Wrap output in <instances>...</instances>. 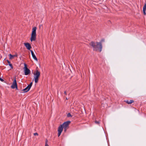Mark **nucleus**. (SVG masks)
Listing matches in <instances>:
<instances>
[{
    "label": "nucleus",
    "mask_w": 146,
    "mask_h": 146,
    "mask_svg": "<svg viewBox=\"0 0 146 146\" xmlns=\"http://www.w3.org/2000/svg\"><path fill=\"white\" fill-rule=\"evenodd\" d=\"M90 44L93 48V50L95 51H99L101 52L102 50V45L101 42H91Z\"/></svg>",
    "instance_id": "nucleus-1"
},
{
    "label": "nucleus",
    "mask_w": 146,
    "mask_h": 146,
    "mask_svg": "<svg viewBox=\"0 0 146 146\" xmlns=\"http://www.w3.org/2000/svg\"><path fill=\"white\" fill-rule=\"evenodd\" d=\"M36 27H35L32 29V33L31 34V37L30 39L31 42H32L33 41H35L36 40Z\"/></svg>",
    "instance_id": "nucleus-2"
},
{
    "label": "nucleus",
    "mask_w": 146,
    "mask_h": 146,
    "mask_svg": "<svg viewBox=\"0 0 146 146\" xmlns=\"http://www.w3.org/2000/svg\"><path fill=\"white\" fill-rule=\"evenodd\" d=\"M40 74V72L38 70H36V73L34 74V77L35 83H37L38 82Z\"/></svg>",
    "instance_id": "nucleus-3"
},
{
    "label": "nucleus",
    "mask_w": 146,
    "mask_h": 146,
    "mask_svg": "<svg viewBox=\"0 0 146 146\" xmlns=\"http://www.w3.org/2000/svg\"><path fill=\"white\" fill-rule=\"evenodd\" d=\"M70 123V121H68L66 122H64L62 125L63 128L64 129V131L66 132L67 129L69 127V125Z\"/></svg>",
    "instance_id": "nucleus-4"
},
{
    "label": "nucleus",
    "mask_w": 146,
    "mask_h": 146,
    "mask_svg": "<svg viewBox=\"0 0 146 146\" xmlns=\"http://www.w3.org/2000/svg\"><path fill=\"white\" fill-rule=\"evenodd\" d=\"M24 67L23 68L25 74L27 75L30 73V70L27 68V64H24Z\"/></svg>",
    "instance_id": "nucleus-5"
},
{
    "label": "nucleus",
    "mask_w": 146,
    "mask_h": 146,
    "mask_svg": "<svg viewBox=\"0 0 146 146\" xmlns=\"http://www.w3.org/2000/svg\"><path fill=\"white\" fill-rule=\"evenodd\" d=\"M32 85V82H31L30 84L26 88L23 89V90L24 91V92H26L28 91L31 87Z\"/></svg>",
    "instance_id": "nucleus-6"
},
{
    "label": "nucleus",
    "mask_w": 146,
    "mask_h": 146,
    "mask_svg": "<svg viewBox=\"0 0 146 146\" xmlns=\"http://www.w3.org/2000/svg\"><path fill=\"white\" fill-rule=\"evenodd\" d=\"M63 128L62 127V125H61L58 127V137H59L60 135L62 132L63 129Z\"/></svg>",
    "instance_id": "nucleus-7"
},
{
    "label": "nucleus",
    "mask_w": 146,
    "mask_h": 146,
    "mask_svg": "<svg viewBox=\"0 0 146 146\" xmlns=\"http://www.w3.org/2000/svg\"><path fill=\"white\" fill-rule=\"evenodd\" d=\"M11 88L13 89H14L15 88H17L16 81L15 79L13 81V83L11 86Z\"/></svg>",
    "instance_id": "nucleus-8"
},
{
    "label": "nucleus",
    "mask_w": 146,
    "mask_h": 146,
    "mask_svg": "<svg viewBox=\"0 0 146 146\" xmlns=\"http://www.w3.org/2000/svg\"><path fill=\"white\" fill-rule=\"evenodd\" d=\"M24 44L28 50H30V49L32 47L29 43H24Z\"/></svg>",
    "instance_id": "nucleus-9"
},
{
    "label": "nucleus",
    "mask_w": 146,
    "mask_h": 146,
    "mask_svg": "<svg viewBox=\"0 0 146 146\" xmlns=\"http://www.w3.org/2000/svg\"><path fill=\"white\" fill-rule=\"evenodd\" d=\"M17 55H12L11 54H9V58L10 60L14 59L15 57H17Z\"/></svg>",
    "instance_id": "nucleus-10"
},
{
    "label": "nucleus",
    "mask_w": 146,
    "mask_h": 146,
    "mask_svg": "<svg viewBox=\"0 0 146 146\" xmlns=\"http://www.w3.org/2000/svg\"><path fill=\"white\" fill-rule=\"evenodd\" d=\"M30 51H31V53L32 57L35 60H37V58L36 57V56L35 55V54L33 52L32 50H30Z\"/></svg>",
    "instance_id": "nucleus-11"
},
{
    "label": "nucleus",
    "mask_w": 146,
    "mask_h": 146,
    "mask_svg": "<svg viewBox=\"0 0 146 146\" xmlns=\"http://www.w3.org/2000/svg\"><path fill=\"white\" fill-rule=\"evenodd\" d=\"M146 10V7L145 6H143V14L144 15H146V13L145 12V11Z\"/></svg>",
    "instance_id": "nucleus-12"
},
{
    "label": "nucleus",
    "mask_w": 146,
    "mask_h": 146,
    "mask_svg": "<svg viewBox=\"0 0 146 146\" xmlns=\"http://www.w3.org/2000/svg\"><path fill=\"white\" fill-rule=\"evenodd\" d=\"M134 101L132 100H130V101H127L126 102L129 104H131Z\"/></svg>",
    "instance_id": "nucleus-13"
},
{
    "label": "nucleus",
    "mask_w": 146,
    "mask_h": 146,
    "mask_svg": "<svg viewBox=\"0 0 146 146\" xmlns=\"http://www.w3.org/2000/svg\"><path fill=\"white\" fill-rule=\"evenodd\" d=\"M8 66V67L9 66L10 67V68L9 69V70H11V69H12L13 68L12 64H6Z\"/></svg>",
    "instance_id": "nucleus-14"
},
{
    "label": "nucleus",
    "mask_w": 146,
    "mask_h": 146,
    "mask_svg": "<svg viewBox=\"0 0 146 146\" xmlns=\"http://www.w3.org/2000/svg\"><path fill=\"white\" fill-rule=\"evenodd\" d=\"M67 116L68 117H72V116L71 115V114L70 113H68L67 115Z\"/></svg>",
    "instance_id": "nucleus-15"
},
{
    "label": "nucleus",
    "mask_w": 146,
    "mask_h": 146,
    "mask_svg": "<svg viewBox=\"0 0 146 146\" xmlns=\"http://www.w3.org/2000/svg\"><path fill=\"white\" fill-rule=\"evenodd\" d=\"M47 143H48V140H46V143H45V146H49L48 144H47Z\"/></svg>",
    "instance_id": "nucleus-16"
},
{
    "label": "nucleus",
    "mask_w": 146,
    "mask_h": 146,
    "mask_svg": "<svg viewBox=\"0 0 146 146\" xmlns=\"http://www.w3.org/2000/svg\"><path fill=\"white\" fill-rule=\"evenodd\" d=\"M95 123L97 124H99L100 123V122L98 121H95Z\"/></svg>",
    "instance_id": "nucleus-17"
},
{
    "label": "nucleus",
    "mask_w": 146,
    "mask_h": 146,
    "mask_svg": "<svg viewBox=\"0 0 146 146\" xmlns=\"http://www.w3.org/2000/svg\"><path fill=\"white\" fill-rule=\"evenodd\" d=\"M34 135L35 136V135H38V134L37 133H34Z\"/></svg>",
    "instance_id": "nucleus-18"
},
{
    "label": "nucleus",
    "mask_w": 146,
    "mask_h": 146,
    "mask_svg": "<svg viewBox=\"0 0 146 146\" xmlns=\"http://www.w3.org/2000/svg\"><path fill=\"white\" fill-rule=\"evenodd\" d=\"M0 80L1 81V82H3L4 81V80L1 78L0 77Z\"/></svg>",
    "instance_id": "nucleus-19"
},
{
    "label": "nucleus",
    "mask_w": 146,
    "mask_h": 146,
    "mask_svg": "<svg viewBox=\"0 0 146 146\" xmlns=\"http://www.w3.org/2000/svg\"><path fill=\"white\" fill-rule=\"evenodd\" d=\"M64 94L65 95H66L67 94H66V91H65L64 92Z\"/></svg>",
    "instance_id": "nucleus-20"
},
{
    "label": "nucleus",
    "mask_w": 146,
    "mask_h": 146,
    "mask_svg": "<svg viewBox=\"0 0 146 146\" xmlns=\"http://www.w3.org/2000/svg\"><path fill=\"white\" fill-rule=\"evenodd\" d=\"M8 62L9 63V64H10V62H9V61L8 60Z\"/></svg>",
    "instance_id": "nucleus-21"
}]
</instances>
